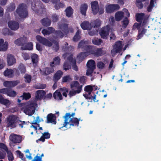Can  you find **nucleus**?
<instances>
[{
    "instance_id": "f257e3e1",
    "label": "nucleus",
    "mask_w": 161,
    "mask_h": 161,
    "mask_svg": "<svg viewBox=\"0 0 161 161\" xmlns=\"http://www.w3.org/2000/svg\"><path fill=\"white\" fill-rule=\"evenodd\" d=\"M58 28L61 30L63 33L60 31H56L55 32L56 37H54L49 39L53 43V49L55 52H57L59 48L58 41L57 38H62L64 35H66L69 32L68 26L66 24L59 22L58 23Z\"/></svg>"
},
{
    "instance_id": "f03ea898",
    "label": "nucleus",
    "mask_w": 161,
    "mask_h": 161,
    "mask_svg": "<svg viewBox=\"0 0 161 161\" xmlns=\"http://www.w3.org/2000/svg\"><path fill=\"white\" fill-rule=\"evenodd\" d=\"M75 115V113H67L63 118L65 119L64 123L63 126L59 128V129L63 128L64 127L66 129L63 130H66L67 126L69 125L70 126H78L79 124L78 119L76 118L73 117Z\"/></svg>"
},
{
    "instance_id": "7ed1b4c3",
    "label": "nucleus",
    "mask_w": 161,
    "mask_h": 161,
    "mask_svg": "<svg viewBox=\"0 0 161 161\" xmlns=\"http://www.w3.org/2000/svg\"><path fill=\"white\" fill-rule=\"evenodd\" d=\"M16 12L21 18H25L28 15L27 10V6L24 3L19 5L16 10Z\"/></svg>"
},
{
    "instance_id": "20e7f679",
    "label": "nucleus",
    "mask_w": 161,
    "mask_h": 161,
    "mask_svg": "<svg viewBox=\"0 0 161 161\" xmlns=\"http://www.w3.org/2000/svg\"><path fill=\"white\" fill-rule=\"evenodd\" d=\"M123 44L122 41H118L115 42L113 46V49L111 51V54L113 57L121 51Z\"/></svg>"
},
{
    "instance_id": "39448f33",
    "label": "nucleus",
    "mask_w": 161,
    "mask_h": 161,
    "mask_svg": "<svg viewBox=\"0 0 161 161\" xmlns=\"http://www.w3.org/2000/svg\"><path fill=\"white\" fill-rule=\"evenodd\" d=\"M64 58L67 57L68 60L69 61L70 63L71 64L72 68L75 71H77L78 70V68L76 65V62L75 59H74L72 57V55L71 53H65L63 56Z\"/></svg>"
},
{
    "instance_id": "423d86ee",
    "label": "nucleus",
    "mask_w": 161,
    "mask_h": 161,
    "mask_svg": "<svg viewBox=\"0 0 161 161\" xmlns=\"http://www.w3.org/2000/svg\"><path fill=\"white\" fill-rule=\"evenodd\" d=\"M17 120L16 116L14 115L9 116L7 118V127L11 129L15 128L16 126Z\"/></svg>"
},
{
    "instance_id": "0eeeda50",
    "label": "nucleus",
    "mask_w": 161,
    "mask_h": 161,
    "mask_svg": "<svg viewBox=\"0 0 161 161\" xmlns=\"http://www.w3.org/2000/svg\"><path fill=\"white\" fill-rule=\"evenodd\" d=\"M91 8L94 14L95 15L98 13L99 14H103L104 12L103 8H99L98 2L96 1L92 2L91 3Z\"/></svg>"
},
{
    "instance_id": "6e6552de",
    "label": "nucleus",
    "mask_w": 161,
    "mask_h": 161,
    "mask_svg": "<svg viewBox=\"0 0 161 161\" xmlns=\"http://www.w3.org/2000/svg\"><path fill=\"white\" fill-rule=\"evenodd\" d=\"M35 104L34 103L27 105L23 109V111L25 114L29 115H31L35 112Z\"/></svg>"
},
{
    "instance_id": "1a4fd4ad",
    "label": "nucleus",
    "mask_w": 161,
    "mask_h": 161,
    "mask_svg": "<svg viewBox=\"0 0 161 161\" xmlns=\"http://www.w3.org/2000/svg\"><path fill=\"white\" fill-rule=\"evenodd\" d=\"M36 40L40 43L43 45L50 47L52 45V43L49 41L45 38L42 37L40 36H36Z\"/></svg>"
},
{
    "instance_id": "9d476101",
    "label": "nucleus",
    "mask_w": 161,
    "mask_h": 161,
    "mask_svg": "<svg viewBox=\"0 0 161 161\" xmlns=\"http://www.w3.org/2000/svg\"><path fill=\"white\" fill-rule=\"evenodd\" d=\"M109 26L107 25L100 30L99 34L102 38L103 39L107 38L109 34Z\"/></svg>"
},
{
    "instance_id": "9b49d317",
    "label": "nucleus",
    "mask_w": 161,
    "mask_h": 161,
    "mask_svg": "<svg viewBox=\"0 0 161 161\" xmlns=\"http://www.w3.org/2000/svg\"><path fill=\"white\" fill-rule=\"evenodd\" d=\"M40 2H36V0H35L31 4V8L33 11H34L37 13L40 14H43V12H45V9L42 7L40 8L39 10H37V8L36 7V4H37L39 3Z\"/></svg>"
},
{
    "instance_id": "f8f14e48",
    "label": "nucleus",
    "mask_w": 161,
    "mask_h": 161,
    "mask_svg": "<svg viewBox=\"0 0 161 161\" xmlns=\"http://www.w3.org/2000/svg\"><path fill=\"white\" fill-rule=\"evenodd\" d=\"M9 139L13 143H16L21 142L22 137L19 135L11 134L9 136Z\"/></svg>"
},
{
    "instance_id": "ddd939ff",
    "label": "nucleus",
    "mask_w": 161,
    "mask_h": 161,
    "mask_svg": "<svg viewBox=\"0 0 161 161\" xmlns=\"http://www.w3.org/2000/svg\"><path fill=\"white\" fill-rule=\"evenodd\" d=\"M70 85L71 88L72 89L77 91L78 92H81L82 90V86L80 85L77 81H73L71 83Z\"/></svg>"
},
{
    "instance_id": "4468645a",
    "label": "nucleus",
    "mask_w": 161,
    "mask_h": 161,
    "mask_svg": "<svg viewBox=\"0 0 161 161\" xmlns=\"http://www.w3.org/2000/svg\"><path fill=\"white\" fill-rule=\"evenodd\" d=\"M119 8V6L118 4H110L106 7V12L107 13H110L115 10H118Z\"/></svg>"
},
{
    "instance_id": "2eb2a0df",
    "label": "nucleus",
    "mask_w": 161,
    "mask_h": 161,
    "mask_svg": "<svg viewBox=\"0 0 161 161\" xmlns=\"http://www.w3.org/2000/svg\"><path fill=\"white\" fill-rule=\"evenodd\" d=\"M19 83V80L13 81H6L3 83V85L6 87H13Z\"/></svg>"
},
{
    "instance_id": "dca6fc26",
    "label": "nucleus",
    "mask_w": 161,
    "mask_h": 161,
    "mask_svg": "<svg viewBox=\"0 0 161 161\" xmlns=\"http://www.w3.org/2000/svg\"><path fill=\"white\" fill-rule=\"evenodd\" d=\"M8 25L9 27L12 30L16 31L19 27L18 22L15 21H10L8 22Z\"/></svg>"
},
{
    "instance_id": "f3484780",
    "label": "nucleus",
    "mask_w": 161,
    "mask_h": 161,
    "mask_svg": "<svg viewBox=\"0 0 161 161\" xmlns=\"http://www.w3.org/2000/svg\"><path fill=\"white\" fill-rule=\"evenodd\" d=\"M7 60L8 65L10 66L13 65L16 62V60L14 56L10 54H7Z\"/></svg>"
},
{
    "instance_id": "a211bd4d",
    "label": "nucleus",
    "mask_w": 161,
    "mask_h": 161,
    "mask_svg": "<svg viewBox=\"0 0 161 161\" xmlns=\"http://www.w3.org/2000/svg\"><path fill=\"white\" fill-rule=\"evenodd\" d=\"M27 38L23 36L16 40L14 41V43L17 45L21 46L22 47L27 41Z\"/></svg>"
},
{
    "instance_id": "6ab92c4d",
    "label": "nucleus",
    "mask_w": 161,
    "mask_h": 161,
    "mask_svg": "<svg viewBox=\"0 0 161 161\" xmlns=\"http://www.w3.org/2000/svg\"><path fill=\"white\" fill-rule=\"evenodd\" d=\"M106 53V52L103 50L102 48H97L94 49L93 55L96 57L101 56Z\"/></svg>"
},
{
    "instance_id": "aec40b11",
    "label": "nucleus",
    "mask_w": 161,
    "mask_h": 161,
    "mask_svg": "<svg viewBox=\"0 0 161 161\" xmlns=\"http://www.w3.org/2000/svg\"><path fill=\"white\" fill-rule=\"evenodd\" d=\"M8 43L7 42H4V40L0 39V51H6L8 48Z\"/></svg>"
},
{
    "instance_id": "412c9836",
    "label": "nucleus",
    "mask_w": 161,
    "mask_h": 161,
    "mask_svg": "<svg viewBox=\"0 0 161 161\" xmlns=\"http://www.w3.org/2000/svg\"><path fill=\"white\" fill-rule=\"evenodd\" d=\"M4 75L8 78H12L14 76V71L11 69H7L4 71Z\"/></svg>"
},
{
    "instance_id": "4be33fe9",
    "label": "nucleus",
    "mask_w": 161,
    "mask_h": 161,
    "mask_svg": "<svg viewBox=\"0 0 161 161\" xmlns=\"http://www.w3.org/2000/svg\"><path fill=\"white\" fill-rule=\"evenodd\" d=\"M94 47L87 45L84 50L86 51L85 52L87 55L88 56L90 54H93L94 53Z\"/></svg>"
},
{
    "instance_id": "5701e85b",
    "label": "nucleus",
    "mask_w": 161,
    "mask_h": 161,
    "mask_svg": "<svg viewBox=\"0 0 161 161\" xmlns=\"http://www.w3.org/2000/svg\"><path fill=\"white\" fill-rule=\"evenodd\" d=\"M40 70L42 75H47L52 73L54 71V69L52 68H46Z\"/></svg>"
},
{
    "instance_id": "b1692460",
    "label": "nucleus",
    "mask_w": 161,
    "mask_h": 161,
    "mask_svg": "<svg viewBox=\"0 0 161 161\" xmlns=\"http://www.w3.org/2000/svg\"><path fill=\"white\" fill-rule=\"evenodd\" d=\"M54 31L55 29L54 28L52 27H50L47 29H43L42 32L43 35L45 36L46 35H49Z\"/></svg>"
},
{
    "instance_id": "393cba45",
    "label": "nucleus",
    "mask_w": 161,
    "mask_h": 161,
    "mask_svg": "<svg viewBox=\"0 0 161 161\" xmlns=\"http://www.w3.org/2000/svg\"><path fill=\"white\" fill-rule=\"evenodd\" d=\"M81 28L84 30H89L91 29L92 26L88 21L83 22L80 25Z\"/></svg>"
},
{
    "instance_id": "a878e982",
    "label": "nucleus",
    "mask_w": 161,
    "mask_h": 161,
    "mask_svg": "<svg viewBox=\"0 0 161 161\" xmlns=\"http://www.w3.org/2000/svg\"><path fill=\"white\" fill-rule=\"evenodd\" d=\"M45 94V92L42 90H39L36 92V97L37 99H40L43 98Z\"/></svg>"
},
{
    "instance_id": "bb28decb",
    "label": "nucleus",
    "mask_w": 161,
    "mask_h": 161,
    "mask_svg": "<svg viewBox=\"0 0 161 161\" xmlns=\"http://www.w3.org/2000/svg\"><path fill=\"white\" fill-rule=\"evenodd\" d=\"M48 123H54L56 124V117L54 114H50L48 115L47 117Z\"/></svg>"
},
{
    "instance_id": "cd10ccee",
    "label": "nucleus",
    "mask_w": 161,
    "mask_h": 161,
    "mask_svg": "<svg viewBox=\"0 0 161 161\" xmlns=\"http://www.w3.org/2000/svg\"><path fill=\"white\" fill-rule=\"evenodd\" d=\"M60 61V59L59 57H55L53 58V61L50 64V66L52 67H55V66L59 64Z\"/></svg>"
},
{
    "instance_id": "c85d7f7f",
    "label": "nucleus",
    "mask_w": 161,
    "mask_h": 161,
    "mask_svg": "<svg viewBox=\"0 0 161 161\" xmlns=\"http://www.w3.org/2000/svg\"><path fill=\"white\" fill-rule=\"evenodd\" d=\"M33 44L31 42H29L28 43H26L25 42V44L21 47V49L22 50H30L33 49Z\"/></svg>"
},
{
    "instance_id": "c756f323",
    "label": "nucleus",
    "mask_w": 161,
    "mask_h": 161,
    "mask_svg": "<svg viewBox=\"0 0 161 161\" xmlns=\"http://www.w3.org/2000/svg\"><path fill=\"white\" fill-rule=\"evenodd\" d=\"M50 137V134L48 132H45L42 134V136H41V138L38 139V140L36 141V142H37L39 141H41L43 142L45 141V139H47L49 138Z\"/></svg>"
},
{
    "instance_id": "7c9ffc66",
    "label": "nucleus",
    "mask_w": 161,
    "mask_h": 161,
    "mask_svg": "<svg viewBox=\"0 0 161 161\" xmlns=\"http://www.w3.org/2000/svg\"><path fill=\"white\" fill-rule=\"evenodd\" d=\"M53 97L56 100H59L62 99L61 93L58 90H56L53 94Z\"/></svg>"
},
{
    "instance_id": "2f4dec72",
    "label": "nucleus",
    "mask_w": 161,
    "mask_h": 161,
    "mask_svg": "<svg viewBox=\"0 0 161 161\" xmlns=\"http://www.w3.org/2000/svg\"><path fill=\"white\" fill-rule=\"evenodd\" d=\"M86 65L88 68H91L92 69H95V61L91 59L89 60Z\"/></svg>"
},
{
    "instance_id": "473e14b6",
    "label": "nucleus",
    "mask_w": 161,
    "mask_h": 161,
    "mask_svg": "<svg viewBox=\"0 0 161 161\" xmlns=\"http://www.w3.org/2000/svg\"><path fill=\"white\" fill-rule=\"evenodd\" d=\"M41 23L43 25L48 26L50 25L51 23V21L47 18H45L42 19Z\"/></svg>"
},
{
    "instance_id": "72a5a7b5",
    "label": "nucleus",
    "mask_w": 161,
    "mask_h": 161,
    "mask_svg": "<svg viewBox=\"0 0 161 161\" xmlns=\"http://www.w3.org/2000/svg\"><path fill=\"white\" fill-rule=\"evenodd\" d=\"M63 72L61 70L58 71L54 76V80L55 81H58L59 79L63 74Z\"/></svg>"
},
{
    "instance_id": "f704fd0d",
    "label": "nucleus",
    "mask_w": 161,
    "mask_h": 161,
    "mask_svg": "<svg viewBox=\"0 0 161 161\" xmlns=\"http://www.w3.org/2000/svg\"><path fill=\"white\" fill-rule=\"evenodd\" d=\"M88 44V42L87 41L82 40L79 44L78 47L81 48L84 50Z\"/></svg>"
},
{
    "instance_id": "c9c22d12",
    "label": "nucleus",
    "mask_w": 161,
    "mask_h": 161,
    "mask_svg": "<svg viewBox=\"0 0 161 161\" xmlns=\"http://www.w3.org/2000/svg\"><path fill=\"white\" fill-rule=\"evenodd\" d=\"M88 56L85 52H81L77 56V59L79 61V62L82 61L85 57Z\"/></svg>"
},
{
    "instance_id": "e433bc0d",
    "label": "nucleus",
    "mask_w": 161,
    "mask_h": 161,
    "mask_svg": "<svg viewBox=\"0 0 161 161\" xmlns=\"http://www.w3.org/2000/svg\"><path fill=\"white\" fill-rule=\"evenodd\" d=\"M88 8V6L86 4H82L80 8V11L82 14L85 15Z\"/></svg>"
},
{
    "instance_id": "4c0bfd02",
    "label": "nucleus",
    "mask_w": 161,
    "mask_h": 161,
    "mask_svg": "<svg viewBox=\"0 0 161 161\" xmlns=\"http://www.w3.org/2000/svg\"><path fill=\"white\" fill-rule=\"evenodd\" d=\"M0 103L6 106L9 105L10 103L9 100L4 99L1 95H0Z\"/></svg>"
},
{
    "instance_id": "58836bf2",
    "label": "nucleus",
    "mask_w": 161,
    "mask_h": 161,
    "mask_svg": "<svg viewBox=\"0 0 161 161\" xmlns=\"http://www.w3.org/2000/svg\"><path fill=\"white\" fill-rule=\"evenodd\" d=\"M123 17V13L122 11L117 12L115 15V19L117 21H120Z\"/></svg>"
},
{
    "instance_id": "ea45409f",
    "label": "nucleus",
    "mask_w": 161,
    "mask_h": 161,
    "mask_svg": "<svg viewBox=\"0 0 161 161\" xmlns=\"http://www.w3.org/2000/svg\"><path fill=\"white\" fill-rule=\"evenodd\" d=\"M66 16L69 17L72 15L73 10L70 7H68L65 10Z\"/></svg>"
},
{
    "instance_id": "a19ab883",
    "label": "nucleus",
    "mask_w": 161,
    "mask_h": 161,
    "mask_svg": "<svg viewBox=\"0 0 161 161\" xmlns=\"http://www.w3.org/2000/svg\"><path fill=\"white\" fill-rule=\"evenodd\" d=\"M30 119L31 123L32 124H36L40 121L39 117L38 116L36 118L34 116H32L31 117Z\"/></svg>"
},
{
    "instance_id": "79ce46f5",
    "label": "nucleus",
    "mask_w": 161,
    "mask_h": 161,
    "mask_svg": "<svg viewBox=\"0 0 161 161\" xmlns=\"http://www.w3.org/2000/svg\"><path fill=\"white\" fill-rule=\"evenodd\" d=\"M31 58L33 64H36L38 61V57L36 54H32L31 55Z\"/></svg>"
},
{
    "instance_id": "37998d69",
    "label": "nucleus",
    "mask_w": 161,
    "mask_h": 161,
    "mask_svg": "<svg viewBox=\"0 0 161 161\" xmlns=\"http://www.w3.org/2000/svg\"><path fill=\"white\" fill-rule=\"evenodd\" d=\"M3 33L5 35L12 36L14 34V32L8 28H5L3 29Z\"/></svg>"
},
{
    "instance_id": "c03bdc74",
    "label": "nucleus",
    "mask_w": 161,
    "mask_h": 161,
    "mask_svg": "<svg viewBox=\"0 0 161 161\" xmlns=\"http://www.w3.org/2000/svg\"><path fill=\"white\" fill-rule=\"evenodd\" d=\"M156 5V3L153 0H151L150 5L147 8V10L148 12H151L153 8Z\"/></svg>"
},
{
    "instance_id": "a18cd8bd",
    "label": "nucleus",
    "mask_w": 161,
    "mask_h": 161,
    "mask_svg": "<svg viewBox=\"0 0 161 161\" xmlns=\"http://www.w3.org/2000/svg\"><path fill=\"white\" fill-rule=\"evenodd\" d=\"M81 33V31L80 30H77L73 38V40L74 41H77L80 39Z\"/></svg>"
},
{
    "instance_id": "49530a36",
    "label": "nucleus",
    "mask_w": 161,
    "mask_h": 161,
    "mask_svg": "<svg viewBox=\"0 0 161 161\" xmlns=\"http://www.w3.org/2000/svg\"><path fill=\"white\" fill-rule=\"evenodd\" d=\"M144 14L143 13L138 14L136 15V20L139 22H141L144 19Z\"/></svg>"
},
{
    "instance_id": "de8ad7c7",
    "label": "nucleus",
    "mask_w": 161,
    "mask_h": 161,
    "mask_svg": "<svg viewBox=\"0 0 161 161\" xmlns=\"http://www.w3.org/2000/svg\"><path fill=\"white\" fill-rule=\"evenodd\" d=\"M31 97V95L29 93L24 92L22 96L20 97V98L23 99H25L26 100L29 99Z\"/></svg>"
},
{
    "instance_id": "09e8293b",
    "label": "nucleus",
    "mask_w": 161,
    "mask_h": 161,
    "mask_svg": "<svg viewBox=\"0 0 161 161\" xmlns=\"http://www.w3.org/2000/svg\"><path fill=\"white\" fill-rule=\"evenodd\" d=\"M92 43L95 45H99L102 42V41L101 39L98 38H94L92 40Z\"/></svg>"
},
{
    "instance_id": "8fccbe9b",
    "label": "nucleus",
    "mask_w": 161,
    "mask_h": 161,
    "mask_svg": "<svg viewBox=\"0 0 161 161\" xmlns=\"http://www.w3.org/2000/svg\"><path fill=\"white\" fill-rule=\"evenodd\" d=\"M66 58L67 59V61H65L64 62L63 65V68L65 70H68L70 67V65L69 64V61L68 60L67 57L64 59H65Z\"/></svg>"
},
{
    "instance_id": "3c124183",
    "label": "nucleus",
    "mask_w": 161,
    "mask_h": 161,
    "mask_svg": "<svg viewBox=\"0 0 161 161\" xmlns=\"http://www.w3.org/2000/svg\"><path fill=\"white\" fill-rule=\"evenodd\" d=\"M146 31V30L144 29H143L141 31L140 30L138 32V34L136 38L137 40H138L141 39L145 33Z\"/></svg>"
},
{
    "instance_id": "603ef678",
    "label": "nucleus",
    "mask_w": 161,
    "mask_h": 161,
    "mask_svg": "<svg viewBox=\"0 0 161 161\" xmlns=\"http://www.w3.org/2000/svg\"><path fill=\"white\" fill-rule=\"evenodd\" d=\"M72 78L69 75L64 76L62 78V82H69L72 80Z\"/></svg>"
},
{
    "instance_id": "864d4df0",
    "label": "nucleus",
    "mask_w": 161,
    "mask_h": 161,
    "mask_svg": "<svg viewBox=\"0 0 161 161\" xmlns=\"http://www.w3.org/2000/svg\"><path fill=\"white\" fill-rule=\"evenodd\" d=\"M146 0H136V5L139 8H142L143 6V5L142 3Z\"/></svg>"
},
{
    "instance_id": "5fc2aeb1",
    "label": "nucleus",
    "mask_w": 161,
    "mask_h": 161,
    "mask_svg": "<svg viewBox=\"0 0 161 161\" xmlns=\"http://www.w3.org/2000/svg\"><path fill=\"white\" fill-rule=\"evenodd\" d=\"M97 66L99 69H102L104 68L105 64L102 61H99L97 62Z\"/></svg>"
},
{
    "instance_id": "6e6d98bb",
    "label": "nucleus",
    "mask_w": 161,
    "mask_h": 161,
    "mask_svg": "<svg viewBox=\"0 0 161 161\" xmlns=\"http://www.w3.org/2000/svg\"><path fill=\"white\" fill-rule=\"evenodd\" d=\"M8 154V159L9 161H13L14 160V157L13 154L10 151L8 150L6 151Z\"/></svg>"
},
{
    "instance_id": "4d7b16f0",
    "label": "nucleus",
    "mask_w": 161,
    "mask_h": 161,
    "mask_svg": "<svg viewBox=\"0 0 161 161\" xmlns=\"http://www.w3.org/2000/svg\"><path fill=\"white\" fill-rule=\"evenodd\" d=\"M122 23L123 27L124 28H125L129 23L128 19L127 17H125L124 18L122 21Z\"/></svg>"
},
{
    "instance_id": "13d9d810",
    "label": "nucleus",
    "mask_w": 161,
    "mask_h": 161,
    "mask_svg": "<svg viewBox=\"0 0 161 161\" xmlns=\"http://www.w3.org/2000/svg\"><path fill=\"white\" fill-rule=\"evenodd\" d=\"M83 96L84 97L87 99L89 100L88 101V102H92V96L91 95V93L89 92L88 94H84Z\"/></svg>"
},
{
    "instance_id": "bf43d9fd",
    "label": "nucleus",
    "mask_w": 161,
    "mask_h": 161,
    "mask_svg": "<svg viewBox=\"0 0 161 161\" xmlns=\"http://www.w3.org/2000/svg\"><path fill=\"white\" fill-rule=\"evenodd\" d=\"M25 81L26 82L29 83L31 81V76L28 74H25L24 76Z\"/></svg>"
},
{
    "instance_id": "052dcab7",
    "label": "nucleus",
    "mask_w": 161,
    "mask_h": 161,
    "mask_svg": "<svg viewBox=\"0 0 161 161\" xmlns=\"http://www.w3.org/2000/svg\"><path fill=\"white\" fill-rule=\"evenodd\" d=\"M16 92L11 89H9L7 95L10 97H14L16 95Z\"/></svg>"
},
{
    "instance_id": "680f3d73",
    "label": "nucleus",
    "mask_w": 161,
    "mask_h": 161,
    "mask_svg": "<svg viewBox=\"0 0 161 161\" xmlns=\"http://www.w3.org/2000/svg\"><path fill=\"white\" fill-rule=\"evenodd\" d=\"M101 21L99 19L96 20L94 23V28H95L100 26Z\"/></svg>"
},
{
    "instance_id": "e2e57ef3",
    "label": "nucleus",
    "mask_w": 161,
    "mask_h": 161,
    "mask_svg": "<svg viewBox=\"0 0 161 161\" xmlns=\"http://www.w3.org/2000/svg\"><path fill=\"white\" fill-rule=\"evenodd\" d=\"M85 91L86 92H88V94L89 92L91 93V92L93 90V88L92 85H90L86 86L85 88Z\"/></svg>"
},
{
    "instance_id": "0e129e2a",
    "label": "nucleus",
    "mask_w": 161,
    "mask_h": 161,
    "mask_svg": "<svg viewBox=\"0 0 161 161\" xmlns=\"http://www.w3.org/2000/svg\"><path fill=\"white\" fill-rule=\"evenodd\" d=\"M19 69L20 70L21 73H25L26 71L25 67L22 64H20L19 67Z\"/></svg>"
},
{
    "instance_id": "69168bd1",
    "label": "nucleus",
    "mask_w": 161,
    "mask_h": 161,
    "mask_svg": "<svg viewBox=\"0 0 161 161\" xmlns=\"http://www.w3.org/2000/svg\"><path fill=\"white\" fill-rule=\"evenodd\" d=\"M122 12L123 13V16H125V18L129 17L130 13L128 12L127 9L124 8L123 10V11Z\"/></svg>"
},
{
    "instance_id": "338daca9",
    "label": "nucleus",
    "mask_w": 161,
    "mask_h": 161,
    "mask_svg": "<svg viewBox=\"0 0 161 161\" xmlns=\"http://www.w3.org/2000/svg\"><path fill=\"white\" fill-rule=\"evenodd\" d=\"M77 91L72 89L70 91L69 93V96L72 97L75 95L77 93H79L80 92H77Z\"/></svg>"
},
{
    "instance_id": "774afa93",
    "label": "nucleus",
    "mask_w": 161,
    "mask_h": 161,
    "mask_svg": "<svg viewBox=\"0 0 161 161\" xmlns=\"http://www.w3.org/2000/svg\"><path fill=\"white\" fill-rule=\"evenodd\" d=\"M15 8V6L14 3H12L7 8V10L9 11H12Z\"/></svg>"
}]
</instances>
